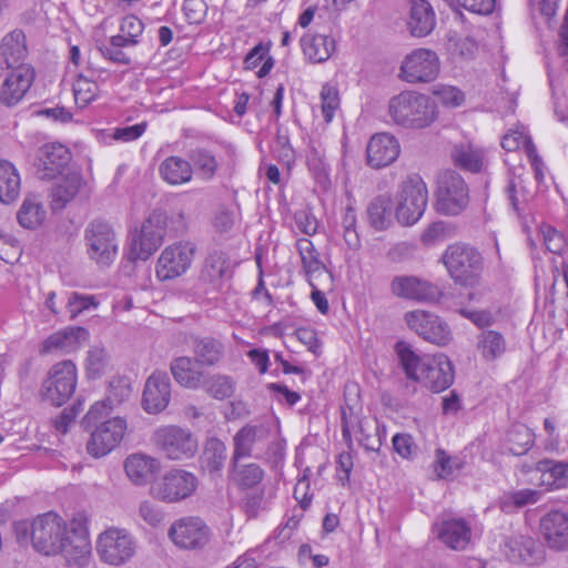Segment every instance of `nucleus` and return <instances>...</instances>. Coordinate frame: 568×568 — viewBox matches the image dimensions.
<instances>
[{"label": "nucleus", "mask_w": 568, "mask_h": 568, "mask_svg": "<svg viewBox=\"0 0 568 568\" xmlns=\"http://www.w3.org/2000/svg\"><path fill=\"white\" fill-rule=\"evenodd\" d=\"M18 539L30 534L33 548L47 556L61 554L69 565L84 566L91 555V542L85 524L73 519L67 524L59 515L47 513L32 520L16 524Z\"/></svg>", "instance_id": "nucleus-1"}, {"label": "nucleus", "mask_w": 568, "mask_h": 568, "mask_svg": "<svg viewBox=\"0 0 568 568\" xmlns=\"http://www.w3.org/2000/svg\"><path fill=\"white\" fill-rule=\"evenodd\" d=\"M395 352L408 379L422 383L435 393L443 392L453 384L454 366L445 354L419 355L404 341L395 344Z\"/></svg>", "instance_id": "nucleus-2"}, {"label": "nucleus", "mask_w": 568, "mask_h": 568, "mask_svg": "<svg viewBox=\"0 0 568 568\" xmlns=\"http://www.w3.org/2000/svg\"><path fill=\"white\" fill-rule=\"evenodd\" d=\"M389 115L404 128L424 129L436 119V105L426 94L414 91L402 92L389 101Z\"/></svg>", "instance_id": "nucleus-3"}, {"label": "nucleus", "mask_w": 568, "mask_h": 568, "mask_svg": "<svg viewBox=\"0 0 568 568\" xmlns=\"http://www.w3.org/2000/svg\"><path fill=\"white\" fill-rule=\"evenodd\" d=\"M442 262L456 284L473 287L479 283L484 257L476 247L466 243L450 244L444 251Z\"/></svg>", "instance_id": "nucleus-4"}, {"label": "nucleus", "mask_w": 568, "mask_h": 568, "mask_svg": "<svg viewBox=\"0 0 568 568\" xmlns=\"http://www.w3.org/2000/svg\"><path fill=\"white\" fill-rule=\"evenodd\" d=\"M84 244L90 260L99 266H110L118 255L119 240L113 225L94 219L84 229Z\"/></svg>", "instance_id": "nucleus-5"}, {"label": "nucleus", "mask_w": 568, "mask_h": 568, "mask_svg": "<svg viewBox=\"0 0 568 568\" xmlns=\"http://www.w3.org/2000/svg\"><path fill=\"white\" fill-rule=\"evenodd\" d=\"M395 217L404 226H410L423 216L428 202L426 183L418 174L404 180L397 192Z\"/></svg>", "instance_id": "nucleus-6"}, {"label": "nucleus", "mask_w": 568, "mask_h": 568, "mask_svg": "<svg viewBox=\"0 0 568 568\" xmlns=\"http://www.w3.org/2000/svg\"><path fill=\"white\" fill-rule=\"evenodd\" d=\"M166 214L154 210L143 221L141 229L131 237L129 260L146 261L163 243L166 233Z\"/></svg>", "instance_id": "nucleus-7"}, {"label": "nucleus", "mask_w": 568, "mask_h": 568, "mask_svg": "<svg viewBox=\"0 0 568 568\" xmlns=\"http://www.w3.org/2000/svg\"><path fill=\"white\" fill-rule=\"evenodd\" d=\"M197 486L199 480L193 473L171 469L152 483L150 494L156 500L173 504L191 497Z\"/></svg>", "instance_id": "nucleus-8"}, {"label": "nucleus", "mask_w": 568, "mask_h": 568, "mask_svg": "<svg viewBox=\"0 0 568 568\" xmlns=\"http://www.w3.org/2000/svg\"><path fill=\"white\" fill-rule=\"evenodd\" d=\"M78 373L75 364L64 359L54 364L42 384V396L52 405L61 406L74 393Z\"/></svg>", "instance_id": "nucleus-9"}, {"label": "nucleus", "mask_w": 568, "mask_h": 568, "mask_svg": "<svg viewBox=\"0 0 568 568\" xmlns=\"http://www.w3.org/2000/svg\"><path fill=\"white\" fill-rule=\"evenodd\" d=\"M468 186L455 171L446 170L437 179V210L444 214L457 215L468 204Z\"/></svg>", "instance_id": "nucleus-10"}, {"label": "nucleus", "mask_w": 568, "mask_h": 568, "mask_svg": "<svg viewBox=\"0 0 568 568\" xmlns=\"http://www.w3.org/2000/svg\"><path fill=\"white\" fill-rule=\"evenodd\" d=\"M136 542L124 529L109 528L98 538L97 551L100 559L109 565L120 566L135 554Z\"/></svg>", "instance_id": "nucleus-11"}, {"label": "nucleus", "mask_w": 568, "mask_h": 568, "mask_svg": "<svg viewBox=\"0 0 568 568\" xmlns=\"http://www.w3.org/2000/svg\"><path fill=\"white\" fill-rule=\"evenodd\" d=\"M196 248L195 243L191 241H179L166 246L156 263L158 278L169 281L184 274L191 267Z\"/></svg>", "instance_id": "nucleus-12"}, {"label": "nucleus", "mask_w": 568, "mask_h": 568, "mask_svg": "<svg viewBox=\"0 0 568 568\" xmlns=\"http://www.w3.org/2000/svg\"><path fill=\"white\" fill-rule=\"evenodd\" d=\"M153 440L156 447L173 460L194 456L199 447L197 437L189 428H158Z\"/></svg>", "instance_id": "nucleus-13"}, {"label": "nucleus", "mask_w": 568, "mask_h": 568, "mask_svg": "<svg viewBox=\"0 0 568 568\" xmlns=\"http://www.w3.org/2000/svg\"><path fill=\"white\" fill-rule=\"evenodd\" d=\"M405 322L418 336L437 346H446L452 339L448 325L433 313L412 311L405 314Z\"/></svg>", "instance_id": "nucleus-14"}, {"label": "nucleus", "mask_w": 568, "mask_h": 568, "mask_svg": "<svg viewBox=\"0 0 568 568\" xmlns=\"http://www.w3.org/2000/svg\"><path fill=\"white\" fill-rule=\"evenodd\" d=\"M168 535L180 548L199 549L209 542L210 529L199 517H184L171 525Z\"/></svg>", "instance_id": "nucleus-15"}, {"label": "nucleus", "mask_w": 568, "mask_h": 568, "mask_svg": "<svg viewBox=\"0 0 568 568\" xmlns=\"http://www.w3.org/2000/svg\"><path fill=\"white\" fill-rule=\"evenodd\" d=\"M400 71L407 82H430L439 72L437 54L428 49H417L405 58Z\"/></svg>", "instance_id": "nucleus-16"}, {"label": "nucleus", "mask_w": 568, "mask_h": 568, "mask_svg": "<svg viewBox=\"0 0 568 568\" xmlns=\"http://www.w3.org/2000/svg\"><path fill=\"white\" fill-rule=\"evenodd\" d=\"M390 291L398 297L426 303L437 302L443 295L437 285L408 275L395 276L390 283Z\"/></svg>", "instance_id": "nucleus-17"}, {"label": "nucleus", "mask_w": 568, "mask_h": 568, "mask_svg": "<svg viewBox=\"0 0 568 568\" xmlns=\"http://www.w3.org/2000/svg\"><path fill=\"white\" fill-rule=\"evenodd\" d=\"M171 399V381L165 372L152 373L144 385L142 406L149 414H158L166 408Z\"/></svg>", "instance_id": "nucleus-18"}, {"label": "nucleus", "mask_w": 568, "mask_h": 568, "mask_svg": "<svg viewBox=\"0 0 568 568\" xmlns=\"http://www.w3.org/2000/svg\"><path fill=\"white\" fill-rule=\"evenodd\" d=\"M34 72L30 67H19L10 71L0 89V103L12 108L17 105L30 89Z\"/></svg>", "instance_id": "nucleus-19"}, {"label": "nucleus", "mask_w": 568, "mask_h": 568, "mask_svg": "<svg viewBox=\"0 0 568 568\" xmlns=\"http://www.w3.org/2000/svg\"><path fill=\"white\" fill-rule=\"evenodd\" d=\"M540 532L546 545L554 550L568 549V515L554 510L540 519Z\"/></svg>", "instance_id": "nucleus-20"}, {"label": "nucleus", "mask_w": 568, "mask_h": 568, "mask_svg": "<svg viewBox=\"0 0 568 568\" xmlns=\"http://www.w3.org/2000/svg\"><path fill=\"white\" fill-rule=\"evenodd\" d=\"M51 187V207L52 210H62L78 194L84 192L87 182L79 171H70L67 174H59Z\"/></svg>", "instance_id": "nucleus-21"}, {"label": "nucleus", "mask_w": 568, "mask_h": 568, "mask_svg": "<svg viewBox=\"0 0 568 568\" xmlns=\"http://www.w3.org/2000/svg\"><path fill=\"white\" fill-rule=\"evenodd\" d=\"M399 151V143L393 135L375 134L367 144V163L374 169L387 166L398 158Z\"/></svg>", "instance_id": "nucleus-22"}, {"label": "nucleus", "mask_w": 568, "mask_h": 568, "mask_svg": "<svg viewBox=\"0 0 568 568\" xmlns=\"http://www.w3.org/2000/svg\"><path fill=\"white\" fill-rule=\"evenodd\" d=\"M71 153L60 143H48L40 148L38 153V172L42 179H52L62 173L69 164Z\"/></svg>", "instance_id": "nucleus-23"}, {"label": "nucleus", "mask_w": 568, "mask_h": 568, "mask_svg": "<svg viewBox=\"0 0 568 568\" xmlns=\"http://www.w3.org/2000/svg\"><path fill=\"white\" fill-rule=\"evenodd\" d=\"M124 470L134 485L144 486L160 473L161 463L150 455L135 453L125 458Z\"/></svg>", "instance_id": "nucleus-24"}, {"label": "nucleus", "mask_w": 568, "mask_h": 568, "mask_svg": "<svg viewBox=\"0 0 568 568\" xmlns=\"http://www.w3.org/2000/svg\"><path fill=\"white\" fill-rule=\"evenodd\" d=\"M503 551L513 562H537L540 556V549L534 538L525 535L514 534L504 541Z\"/></svg>", "instance_id": "nucleus-25"}, {"label": "nucleus", "mask_w": 568, "mask_h": 568, "mask_svg": "<svg viewBox=\"0 0 568 568\" xmlns=\"http://www.w3.org/2000/svg\"><path fill=\"white\" fill-rule=\"evenodd\" d=\"M89 333L83 327H67L51 334L42 344L41 353L61 352L69 354L77 351L82 342L87 341Z\"/></svg>", "instance_id": "nucleus-26"}, {"label": "nucleus", "mask_w": 568, "mask_h": 568, "mask_svg": "<svg viewBox=\"0 0 568 568\" xmlns=\"http://www.w3.org/2000/svg\"><path fill=\"white\" fill-rule=\"evenodd\" d=\"M436 26V14L427 0H409L407 28L413 37H426Z\"/></svg>", "instance_id": "nucleus-27"}, {"label": "nucleus", "mask_w": 568, "mask_h": 568, "mask_svg": "<svg viewBox=\"0 0 568 568\" xmlns=\"http://www.w3.org/2000/svg\"><path fill=\"white\" fill-rule=\"evenodd\" d=\"M124 438V428H93L87 440V452L94 458L110 454Z\"/></svg>", "instance_id": "nucleus-28"}, {"label": "nucleus", "mask_w": 568, "mask_h": 568, "mask_svg": "<svg viewBox=\"0 0 568 568\" xmlns=\"http://www.w3.org/2000/svg\"><path fill=\"white\" fill-rule=\"evenodd\" d=\"M436 527L438 538L452 549L462 550L470 540V527L462 518L443 520Z\"/></svg>", "instance_id": "nucleus-29"}, {"label": "nucleus", "mask_w": 568, "mask_h": 568, "mask_svg": "<svg viewBox=\"0 0 568 568\" xmlns=\"http://www.w3.org/2000/svg\"><path fill=\"white\" fill-rule=\"evenodd\" d=\"M304 55L313 63L327 61L336 49L334 38L323 34H305L301 39Z\"/></svg>", "instance_id": "nucleus-30"}, {"label": "nucleus", "mask_w": 568, "mask_h": 568, "mask_svg": "<svg viewBox=\"0 0 568 568\" xmlns=\"http://www.w3.org/2000/svg\"><path fill=\"white\" fill-rule=\"evenodd\" d=\"M82 426H126L128 420L121 417L106 398L95 402L84 415Z\"/></svg>", "instance_id": "nucleus-31"}, {"label": "nucleus", "mask_w": 568, "mask_h": 568, "mask_svg": "<svg viewBox=\"0 0 568 568\" xmlns=\"http://www.w3.org/2000/svg\"><path fill=\"white\" fill-rule=\"evenodd\" d=\"M537 474H540V486L548 489L568 487V462L544 459L536 463Z\"/></svg>", "instance_id": "nucleus-32"}, {"label": "nucleus", "mask_w": 568, "mask_h": 568, "mask_svg": "<svg viewBox=\"0 0 568 568\" xmlns=\"http://www.w3.org/2000/svg\"><path fill=\"white\" fill-rule=\"evenodd\" d=\"M159 174L168 184L181 185L192 180L193 166L187 160L172 155L161 162Z\"/></svg>", "instance_id": "nucleus-33"}, {"label": "nucleus", "mask_w": 568, "mask_h": 568, "mask_svg": "<svg viewBox=\"0 0 568 568\" xmlns=\"http://www.w3.org/2000/svg\"><path fill=\"white\" fill-rule=\"evenodd\" d=\"M230 480L242 489L257 486L264 478V470L255 463H241L240 459H231Z\"/></svg>", "instance_id": "nucleus-34"}, {"label": "nucleus", "mask_w": 568, "mask_h": 568, "mask_svg": "<svg viewBox=\"0 0 568 568\" xmlns=\"http://www.w3.org/2000/svg\"><path fill=\"white\" fill-rule=\"evenodd\" d=\"M229 276H231V268L226 254L221 251L209 254L201 271V280L219 287L222 281Z\"/></svg>", "instance_id": "nucleus-35"}, {"label": "nucleus", "mask_w": 568, "mask_h": 568, "mask_svg": "<svg viewBox=\"0 0 568 568\" xmlns=\"http://www.w3.org/2000/svg\"><path fill=\"white\" fill-rule=\"evenodd\" d=\"M394 204L389 195L374 197L367 206L369 225L376 231H384L392 225Z\"/></svg>", "instance_id": "nucleus-36"}, {"label": "nucleus", "mask_w": 568, "mask_h": 568, "mask_svg": "<svg viewBox=\"0 0 568 568\" xmlns=\"http://www.w3.org/2000/svg\"><path fill=\"white\" fill-rule=\"evenodd\" d=\"M194 361L200 366L212 367L220 363L224 356V345L213 337L197 338L193 345Z\"/></svg>", "instance_id": "nucleus-37"}, {"label": "nucleus", "mask_w": 568, "mask_h": 568, "mask_svg": "<svg viewBox=\"0 0 568 568\" xmlns=\"http://www.w3.org/2000/svg\"><path fill=\"white\" fill-rule=\"evenodd\" d=\"M170 371L174 379L183 387L196 389L203 385V373L194 368L192 358L187 356L173 359Z\"/></svg>", "instance_id": "nucleus-38"}, {"label": "nucleus", "mask_w": 568, "mask_h": 568, "mask_svg": "<svg viewBox=\"0 0 568 568\" xmlns=\"http://www.w3.org/2000/svg\"><path fill=\"white\" fill-rule=\"evenodd\" d=\"M227 457L226 446L217 438H210L201 456V466L211 476H220Z\"/></svg>", "instance_id": "nucleus-39"}, {"label": "nucleus", "mask_w": 568, "mask_h": 568, "mask_svg": "<svg viewBox=\"0 0 568 568\" xmlns=\"http://www.w3.org/2000/svg\"><path fill=\"white\" fill-rule=\"evenodd\" d=\"M454 163L463 170L478 173L484 166V153L470 143L456 144L452 151Z\"/></svg>", "instance_id": "nucleus-40"}, {"label": "nucleus", "mask_w": 568, "mask_h": 568, "mask_svg": "<svg viewBox=\"0 0 568 568\" xmlns=\"http://www.w3.org/2000/svg\"><path fill=\"white\" fill-rule=\"evenodd\" d=\"M20 175L12 163L0 160V201L11 203L20 194Z\"/></svg>", "instance_id": "nucleus-41"}, {"label": "nucleus", "mask_w": 568, "mask_h": 568, "mask_svg": "<svg viewBox=\"0 0 568 568\" xmlns=\"http://www.w3.org/2000/svg\"><path fill=\"white\" fill-rule=\"evenodd\" d=\"M542 497V491L537 489H518L505 493L499 498V507L505 513H511L516 509L538 503Z\"/></svg>", "instance_id": "nucleus-42"}, {"label": "nucleus", "mask_w": 568, "mask_h": 568, "mask_svg": "<svg viewBox=\"0 0 568 568\" xmlns=\"http://www.w3.org/2000/svg\"><path fill=\"white\" fill-rule=\"evenodd\" d=\"M45 217V211L40 201L34 197H26L17 219L19 224L29 230H34L42 224Z\"/></svg>", "instance_id": "nucleus-43"}, {"label": "nucleus", "mask_w": 568, "mask_h": 568, "mask_svg": "<svg viewBox=\"0 0 568 568\" xmlns=\"http://www.w3.org/2000/svg\"><path fill=\"white\" fill-rule=\"evenodd\" d=\"M189 158L202 179L211 180L215 175L219 163L212 152L197 148L190 151Z\"/></svg>", "instance_id": "nucleus-44"}, {"label": "nucleus", "mask_w": 568, "mask_h": 568, "mask_svg": "<svg viewBox=\"0 0 568 568\" xmlns=\"http://www.w3.org/2000/svg\"><path fill=\"white\" fill-rule=\"evenodd\" d=\"M478 348L483 357L493 361L504 354L506 342L500 333L496 331H484L478 342Z\"/></svg>", "instance_id": "nucleus-45"}, {"label": "nucleus", "mask_w": 568, "mask_h": 568, "mask_svg": "<svg viewBox=\"0 0 568 568\" xmlns=\"http://www.w3.org/2000/svg\"><path fill=\"white\" fill-rule=\"evenodd\" d=\"M534 440L531 428H509L506 436L508 450L516 456L526 454L532 447Z\"/></svg>", "instance_id": "nucleus-46"}, {"label": "nucleus", "mask_w": 568, "mask_h": 568, "mask_svg": "<svg viewBox=\"0 0 568 568\" xmlns=\"http://www.w3.org/2000/svg\"><path fill=\"white\" fill-rule=\"evenodd\" d=\"M296 248L306 275L311 276L325 268L312 241L308 239H300L296 241Z\"/></svg>", "instance_id": "nucleus-47"}, {"label": "nucleus", "mask_w": 568, "mask_h": 568, "mask_svg": "<svg viewBox=\"0 0 568 568\" xmlns=\"http://www.w3.org/2000/svg\"><path fill=\"white\" fill-rule=\"evenodd\" d=\"M109 365V355L103 347L93 346L88 351L85 371L89 378L101 377Z\"/></svg>", "instance_id": "nucleus-48"}, {"label": "nucleus", "mask_w": 568, "mask_h": 568, "mask_svg": "<svg viewBox=\"0 0 568 568\" xmlns=\"http://www.w3.org/2000/svg\"><path fill=\"white\" fill-rule=\"evenodd\" d=\"M206 393L215 399L229 398L234 393V381L226 375H213L207 382L203 383Z\"/></svg>", "instance_id": "nucleus-49"}, {"label": "nucleus", "mask_w": 568, "mask_h": 568, "mask_svg": "<svg viewBox=\"0 0 568 568\" xmlns=\"http://www.w3.org/2000/svg\"><path fill=\"white\" fill-rule=\"evenodd\" d=\"M256 439V428H241L234 436V453L231 459H241L252 453Z\"/></svg>", "instance_id": "nucleus-50"}, {"label": "nucleus", "mask_w": 568, "mask_h": 568, "mask_svg": "<svg viewBox=\"0 0 568 568\" xmlns=\"http://www.w3.org/2000/svg\"><path fill=\"white\" fill-rule=\"evenodd\" d=\"M99 87L95 82L79 75L73 83L75 103L81 108L88 105L98 95Z\"/></svg>", "instance_id": "nucleus-51"}, {"label": "nucleus", "mask_w": 568, "mask_h": 568, "mask_svg": "<svg viewBox=\"0 0 568 568\" xmlns=\"http://www.w3.org/2000/svg\"><path fill=\"white\" fill-rule=\"evenodd\" d=\"M507 194L514 211L518 215L524 212L526 204L532 197L530 192L523 185V181L520 179H514L510 181L507 187Z\"/></svg>", "instance_id": "nucleus-52"}, {"label": "nucleus", "mask_w": 568, "mask_h": 568, "mask_svg": "<svg viewBox=\"0 0 568 568\" xmlns=\"http://www.w3.org/2000/svg\"><path fill=\"white\" fill-rule=\"evenodd\" d=\"M534 144L531 138L526 132V128L523 125L516 126L503 136L501 146L508 152L516 151L524 148L525 153L528 152V146Z\"/></svg>", "instance_id": "nucleus-53"}, {"label": "nucleus", "mask_w": 568, "mask_h": 568, "mask_svg": "<svg viewBox=\"0 0 568 568\" xmlns=\"http://www.w3.org/2000/svg\"><path fill=\"white\" fill-rule=\"evenodd\" d=\"M344 240L348 247L358 248L361 241L356 231V213L352 206H347L342 216Z\"/></svg>", "instance_id": "nucleus-54"}, {"label": "nucleus", "mask_w": 568, "mask_h": 568, "mask_svg": "<svg viewBox=\"0 0 568 568\" xmlns=\"http://www.w3.org/2000/svg\"><path fill=\"white\" fill-rule=\"evenodd\" d=\"M462 467L459 458L448 456L443 449L436 450L435 471L438 478H447Z\"/></svg>", "instance_id": "nucleus-55"}, {"label": "nucleus", "mask_w": 568, "mask_h": 568, "mask_svg": "<svg viewBox=\"0 0 568 568\" xmlns=\"http://www.w3.org/2000/svg\"><path fill=\"white\" fill-rule=\"evenodd\" d=\"M322 113L324 120L328 123L333 120L335 111L339 106L338 91L328 84L323 85L321 91Z\"/></svg>", "instance_id": "nucleus-56"}, {"label": "nucleus", "mask_w": 568, "mask_h": 568, "mask_svg": "<svg viewBox=\"0 0 568 568\" xmlns=\"http://www.w3.org/2000/svg\"><path fill=\"white\" fill-rule=\"evenodd\" d=\"M546 248L554 254H561L566 247L565 236L555 227L544 224L540 227Z\"/></svg>", "instance_id": "nucleus-57"}, {"label": "nucleus", "mask_w": 568, "mask_h": 568, "mask_svg": "<svg viewBox=\"0 0 568 568\" xmlns=\"http://www.w3.org/2000/svg\"><path fill=\"white\" fill-rule=\"evenodd\" d=\"M183 11L189 23L200 24L207 13V4L204 0H185Z\"/></svg>", "instance_id": "nucleus-58"}, {"label": "nucleus", "mask_w": 568, "mask_h": 568, "mask_svg": "<svg viewBox=\"0 0 568 568\" xmlns=\"http://www.w3.org/2000/svg\"><path fill=\"white\" fill-rule=\"evenodd\" d=\"M97 305L93 296L72 293L69 297L67 310L70 314V318L73 320L83 311L90 307H97Z\"/></svg>", "instance_id": "nucleus-59"}, {"label": "nucleus", "mask_w": 568, "mask_h": 568, "mask_svg": "<svg viewBox=\"0 0 568 568\" xmlns=\"http://www.w3.org/2000/svg\"><path fill=\"white\" fill-rule=\"evenodd\" d=\"M450 232V227L447 223L438 221L432 223L423 233L422 241L424 244L429 245L436 242L446 240Z\"/></svg>", "instance_id": "nucleus-60"}, {"label": "nucleus", "mask_w": 568, "mask_h": 568, "mask_svg": "<svg viewBox=\"0 0 568 568\" xmlns=\"http://www.w3.org/2000/svg\"><path fill=\"white\" fill-rule=\"evenodd\" d=\"M139 515L148 525L152 527L159 526L164 519L163 511L150 500H144L140 504Z\"/></svg>", "instance_id": "nucleus-61"}, {"label": "nucleus", "mask_w": 568, "mask_h": 568, "mask_svg": "<svg viewBox=\"0 0 568 568\" xmlns=\"http://www.w3.org/2000/svg\"><path fill=\"white\" fill-rule=\"evenodd\" d=\"M434 94L448 106H458L464 102V93L455 87L440 85L434 91Z\"/></svg>", "instance_id": "nucleus-62"}, {"label": "nucleus", "mask_w": 568, "mask_h": 568, "mask_svg": "<svg viewBox=\"0 0 568 568\" xmlns=\"http://www.w3.org/2000/svg\"><path fill=\"white\" fill-rule=\"evenodd\" d=\"M297 229L305 235L312 236L317 232L318 222L308 211L301 210L294 214Z\"/></svg>", "instance_id": "nucleus-63"}, {"label": "nucleus", "mask_w": 568, "mask_h": 568, "mask_svg": "<svg viewBox=\"0 0 568 568\" xmlns=\"http://www.w3.org/2000/svg\"><path fill=\"white\" fill-rule=\"evenodd\" d=\"M146 123H138L130 126L116 128L112 134L114 140L130 142L139 139L145 131Z\"/></svg>", "instance_id": "nucleus-64"}]
</instances>
